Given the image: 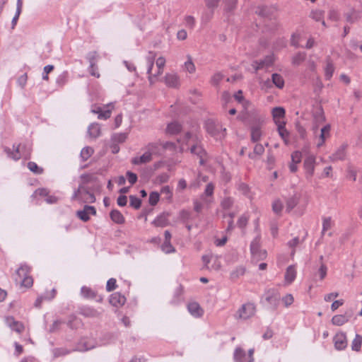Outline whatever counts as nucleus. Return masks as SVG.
Instances as JSON below:
<instances>
[{
    "label": "nucleus",
    "instance_id": "1",
    "mask_svg": "<svg viewBox=\"0 0 362 362\" xmlns=\"http://www.w3.org/2000/svg\"><path fill=\"white\" fill-rule=\"evenodd\" d=\"M264 122V116L250 112V137L253 142L259 141L262 135L261 130Z\"/></svg>",
    "mask_w": 362,
    "mask_h": 362
},
{
    "label": "nucleus",
    "instance_id": "2",
    "mask_svg": "<svg viewBox=\"0 0 362 362\" xmlns=\"http://www.w3.org/2000/svg\"><path fill=\"white\" fill-rule=\"evenodd\" d=\"M254 231L256 233V237L250 244V253L252 254V257L253 259H256L257 261L262 260L267 257V251L265 250L259 249V218L257 217L254 221Z\"/></svg>",
    "mask_w": 362,
    "mask_h": 362
},
{
    "label": "nucleus",
    "instance_id": "3",
    "mask_svg": "<svg viewBox=\"0 0 362 362\" xmlns=\"http://www.w3.org/2000/svg\"><path fill=\"white\" fill-rule=\"evenodd\" d=\"M303 153L305 156L303 168L305 178L310 180L314 175L316 165V157L314 154L310 153L307 148H303Z\"/></svg>",
    "mask_w": 362,
    "mask_h": 362
},
{
    "label": "nucleus",
    "instance_id": "4",
    "mask_svg": "<svg viewBox=\"0 0 362 362\" xmlns=\"http://www.w3.org/2000/svg\"><path fill=\"white\" fill-rule=\"evenodd\" d=\"M29 267L26 265L21 266L18 269L13 276L14 280L16 284H20L21 286L29 288L33 284V280L31 276L28 275Z\"/></svg>",
    "mask_w": 362,
    "mask_h": 362
},
{
    "label": "nucleus",
    "instance_id": "5",
    "mask_svg": "<svg viewBox=\"0 0 362 362\" xmlns=\"http://www.w3.org/2000/svg\"><path fill=\"white\" fill-rule=\"evenodd\" d=\"M313 116L315 124L313 127V130L315 134L318 129V125L323 123L325 121V116L324 110L320 105H316L314 106Z\"/></svg>",
    "mask_w": 362,
    "mask_h": 362
},
{
    "label": "nucleus",
    "instance_id": "6",
    "mask_svg": "<svg viewBox=\"0 0 362 362\" xmlns=\"http://www.w3.org/2000/svg\"><path fill=\"white\" fill-rule=\"evenodd\" d=\"M206 129L209 134L213 136L221 138L224 136L226 128L222 129L221 126L216 124L214 121L209 120L206 123Z\"/></svg>",
    "mask_w": 362,
    "mask_h": 362
},
{
    "label": "nucleus",
    "instance_id": "7",
    "mask_svg": "<svg viewBox=\"0 0 362 362\" xmlns=\"http://www.w3.org/2000/svg\"><path fill=\"white\" fill-rule=\"evenodd\" d=\"M354 311L349 309L345 312L343 315H336L332 318V323L336 326H341L345 323L348 322L352 317Z\"/></svg>",
    "mask_w": 362,
    "mask_h": 362
},
{
    "label": "nucleus",
    "instance_id": "8",
    "mask_svg": "<svg viewBox=\"0 0 362 362\" xmlns=\"http://www.w3.org/2000/svg\"><path fill=\"white\" fill-rule=\"evenodd\" d=\"M265 300L273 310H276L280 300L279 293L275 290H269L265 294Z\"/></svg>",
    "mask_w": 362,
    "mask_h": 362
},
{
    "label": "nucleus",
    "instance_id": "9",
    "mask_svg": "<svg viewBox=\"0 0 362 362\" xmlns=\"http://www.w3.org/2000/svg\"><path fill=\"white\" fill-rule=\"evenodd\" d=\"M95 215L96 209L94 206L85 205L82 210L76 212L77 216L83 221H88L90 219L89 215Z\"/></svg>",
    "mask_w": 362,
    "mask_h": 362
},
{
    "label": "nucleus",
    "instance_id": "10",
    "mask_svg": "<svg viewBox=\"0 0 362 362\" xmlns=\"http://www.w3.org/2000/svg\"><path fill=\"white\" fill-rule=\"evenodd\" d=\"M13 148H15V151H11L9 148L6 149V152L7 154L12 158L13 160H18L21 158V156L27 157L29 155L28 152H24L23 148L24 146H22L21 144H18L16 146L14 145Z\"/></svg>",
    "mask_w": 362,
    "mask_h": 362
},
{
    "label": "nucleus",
    "instance_id": "11",
    "mask_svg": "<svg viewBox=\"0 0 362 362\" xmlns=\"http://www.w3.org/2000/svg\"><path fill=\"white\" fill-rule=\"evenodd\" d=\"M334 347L337 350H343L347 346L346 336L343 332L336 334L333 338Z\"/></svg>",
    "mask_w": 362,
    "mask_h": 362
},
{
    "label": "nucleus",
    "instance_id": "12",
    "mask_svg": "<svg viewBox=\"0 0 362 362\" xmlns=\"http://www.w3.org/2000/svg\"><path fill=\"white\" fill-rule=\"evenodd\" d=\"M348 148L347 144L341 145L337 151L329 156L332 161L342 160L345 158L346 155V149Z\"/></svg>",
    "mask_w": 362,
    "mask_h": 362
},
{
    "label": "nucleus",
    "instance_id": "13",
    "mask_svg": "<svg viewBox=\"0 0 362 362\" xmlns=\"http://www.w3.org/2000/svg\"><path fill=\"white\" fill-rule=\"evenodd\" d=\"M272 114L273 119L276 125H279V123H286V122L282 120L284 118L286 114V111L284 107H274L272 110Z\"/></svg>",
    "mask_w": 362,
    "mask_h": 362
},
{
    "label": "nucleus",
    "instance_id": "14",
    "mask_svg": "<svg viewBox=\"0 0 362 362\" xmlns=\"http://www.w3.org/2000/svg\"><path fill=\"white\" fill-rule=\"evenodd\" d=\"M330 124H327L322 127L320 129V134L318 136V142L317 144V147L320 148L325 142V140L330 136Z\"/></svg>",
    "mask_w": 362,
    "mask_h": 362
},
{
    "label": "nucleus",
    "instance_id": "15",
    "mask_svg": "<svg viewBox=\"0 0 362 362\" xmlns=\"http://www.w3.org/2000/svg\"><path fill=\"white\" fill-rule=\"evenodd\" d=\"M6 324L13 330L16 331L18 333H21L24 329L23 325L16 321L13 317H6L5 318Z\"/></svg>",
    "mask_w": 362,
    "mask_h": 362
},
{
    "label": "nucleus",
    "instance_id": "16",
    "mask_svg": "<svg viewBox=\"0 0 362 362\" xmlns=\"http://www.w3.org/2000/svg\"><path fill=\"white\" fill-rule=\"evenodd\" d=\"M190 151L192 154L197 155L199 158L200 165H202L205 163L204 156L206 153L201 145L198 144L193 145L190 148Z\"/></svg>",
    "mask_w": 362,
    "mask_h": 362
},
{
    "label": "nucleus",
    "instance_id": "17",
    "mask_svg": "<svg viewBox=\"0 0 362 362\" xmlns=\"http://www.w3.org/2000/svg\"><path fill=\"white\" fill-rule=\"evenodd\" d=\"M126 298L120 293L116 292L110 296L109 302L115 307L122 306L125 303Z\"/></svg>",
    "mask_w": 362,
    "mask_h": 362
},
{
    "label": "nucleus",
    "instance_id": "18",
    "mask_svg": "<svg viewBox=\"0 0 362 362\" xmlns=\"http://www.w3.org/2000/svg\"><path fill=\"white\" fill-rule=\"evenodd\" d=\"M273 63V59L271 56H267L264 59L259 60V62H255L252 64L254 69L257 71L265 67L270 66Z\"/></svg>",
    "mask_w": 362,
    "mask_h": 362
},
{
    "label": "nucleus",
    "instance_id": "19",
    "mask_svg": "<svg viewBox=\"0 0 362 362\" xmlns=\"http://www.w3.org/2000/svg\"><path fill=\"white\" fill-rule=\"evenodd\" d=\"M169 216L168 213H163L156 219H154L152 222V224H153L156 227H165L167 226L169 224L168 217Z\"/></svg>",
    "mask_w": 362,
    "mask_h": 362
},
{
    "label": "nucleus",
    "instance_id": "20",
    "mask_svg": "<svg viewBox=\"0 0 362 362\" xmlns=\"http://www.w3.org/2000/svg\"><path fill=\"white\" fill-rule=\"evenodd\" d=\"M152 160L151 152L146 151L142 156L135 157L132 159V162L134 165L144 164L150 162Z\"/></svg>",
    "mask_w": 362,
    "mask_h": 362
},
{
    "label": "nucleus",
    "instance_id": "21",
    "mask_svg": "<svg viewBox=\"0 0 362 362\" xmlns=\"http://www.w3.org/2000/svg\"><path fill=\"white\" fill-rule=\"evenodd\" d=\"M88 134L92 139H96L100 135V127L98 124L93 123L88 128Z\"/></svg>",
    "mask_w": 362,
    "mask_h": 362
},
{
    "label": "nucleus",
    "instance_id": "22",
    "mask_svg": "<svg viewBox=\"0 0 362 362\" xmlns=\"http://www.w3.org/2000/svg\"><path fill=\"white\" fill-rule=\"evenodd\" d=\"M110 216L111 220L117 224H122L125 221L124 217L122 213L117 209L112 210L110 211Z\"/></svg>",
    "mask_w": 362,
    "mask_h": 362
},
{
    "label": "nucleus",
    "instance_id": "23",
    "mask_svg": "<svg viewBox=\"0 0 362 362\" xmlns=\"http://www.w3.org/2000/svg\"><path fill=\"white\" fill-rule=\"evenodd\" d=\"M277 126V131L279 136L284 140L286 144H288L289 132L286 129V123H279Z\"/></svg>",
    "mask_w": 362,
    "mask_h": 362
},
{
    "label": "nucleus",
    "instance_id": "24",
    "mask_svg": "<svg viewBox=\"0 0 362 362\" xmlns=\"http://www.w3.org/2000/svg\"><path fill=\"white\" fill-rule=\"evenodd\" d=\"M187 308L189 312L194 317H199L202 315V310L199 305L196 302L189 303Z\"/></svg>",
    "mask_w": 362,
    "mask_h": 362
},
{
    "label": "nucleus",
    "instance_id": "25",
    "mask_svg": "<svg viewBox=\"0 0 362 362\" xmlns=\"http://www.w3.org/2000/svg\"><path fill=\"white\" fill-rule=\"evenodd\" d=\"M146 149L148 152H151V156L153 155L160 156L163 153L160 143H151L146 146Z\"/></svg>",
    "mask_w": 362,
    "mask_h": 362
},
{
    "label": "nucleus",
    "instance_id": "26",
    "mask_svg": "<svg viewBox=\"0 0 362 362\" xmlns=\"http://www.w3.org/2000/svg\"><path fill=\"white\" fill-rule=\"evenodd\" d=\"M165 81L169 87L176 88L178 86V76L175 74H167Z\"/></svg>",
    "mask_w": 362,
    "mask_h": 362
},
{
    "label": "nucleus",
    "instance_id": "27",
    "mask_svg": "<svg viewBox=\"0 0 362 362\" xmlns=\"http://www.w3.org/2000/svg\"><path fill=\"white\" fill-rule=\"evenodd\" d=\"M296 276V272L295 267L293 265L289 266L285 274V279L287 282L291 283L293 281Z\"/></svg>",
    "mask_w": 362,
    "mask_h": 362
},
{
    "label": "nucleus",
    "instance_id": "28",
    "mask_svg": "<svg viewBox=\"0 0 362 362\" xmlns=\"http://www.w3.org/2000/svg\"><path fill=\"white\" fill-rule=\"evenodd\" d=\"M334 71V66L333 63L329 59L327 60L326 67L325 69V76L327 80H329L333 75Z\"/></svg>",
    "mask_w": 362,
    "mask_h": 362
},
{
    "label": "nucleus",
    "instance_id": "29",
    "mask_svg": "<svg viewBox=\"0 0 362 362\" xmlns=\"http://www.w3.org/2000/svg\"><path fill=\"white\" fill-rule=\"evenodd\" d=\"M233 358L235 362H244L245 352L241 348H236L234 351Z\"/></svg>",
    "mask_w": 362,
    "mask_h": 362
},
{
    "label": "nucleus",
    "instance_id": "30",
    "mask_svg": "<svg viewBox=\"0 0 362 362\" xmlns=\"http://www.w3.org/2000/svg\"><path fill=\"white\" fill-rule=\"evenodd\" d=\"M272 83L279 88H282L284 86V80L283 77L278 74H273L272 75Z\"/></svg>",
    "mask_w": 362,
    "mask_h": 362
},
{
    "label": "nucleus",
    "instance_id": "31",
    "mask_svg": "<svg viewBox=\"0 0 362 362\" xmlns=\"http://www.w3.org/2000/svg\"><path fill=\"white\" fill-rule=\"evenodd\" d=\"M181 130V125L177 122H172L167 127V132L170 134H175Z\"/></svg>",
    "mask_w": 362,
    "mask_h": 362
},
{
    "label": "nucleus",
    "instance_id": "32",
    "mask_svg": "<svg viewBox=\"0 0 362 362\" xmlns=\"http://www.w3.org/2000/svg\"><path fill=\"white\" fill-rule=\"evenodd\" d=\"M306 58L305 52H299L292 58V64L295 66L300 65Z\"/></svg>",
    "mask_w": 362,
    "mask_h": 362
},
{
    "label": "nucleus",
    "instance_id": "33",
    "mask_svg": "<svg viewBox=\"0 0 362 362\" xmlns=\"http://www.w3.org/2000/svg\"><path fill=\"white\" fill-rule=\"evenodd\" d=\"M81 313L85 317H97L99 316V313L91 308H84L81 310Z\"/></svg>",
    "mask_w": 362,
    "mask_h": 362
},
{
    "label": "nucleus",
    "instance_id": "34",
    "mask_svg": "<svg viewBox=\"0 0 362 362\" xmlns=\"http://www.w3.org/2000/svg\"><path fill=\"white\" fill-rule=\"evenodd\" d=\"M362 345V336L356 334L355 339L352 341L351 349L353 351H359Z\"/></svg>",
    "mask_w": 362,
    "mask_h": 362
},
{
    "label": "nucleus",
    "instance_id": "35",
    "mask_svg": "<svg viewBox=\"0 0 362 362\" xmlns=\"http://www.w3.org/2000/svg\"><path fill=\"white\" fill-rule=\"evenodd\" d=\"M81 293L84 298H95V292L90 288L86 286H83L81 289Z\"/></svg>",
    "mask_w": 362,
    "mask_h": 362
},
{
    "label": "nucleus",
    "instance_id": "36",
    "mask_svg": "<svg viewBox=\"0 0 362 362\" xmlns=\"http://www.w3.org/2000/svg\"><path fill=\"white\" fill-rule=\"evenodd\" d=\"M94 151L91 147H84L81 151V157L83 161L87 160L93 153Z\"/></svg>",
    "mask_w": 362,
    "mask_h": 362
},
{
    "label": "nucleus",
    "instance_id": "37",
    "mask_svg": "<svg viewBox=\"0 0 362 362\" xmlns=\"http://www.w3.org/2000/svg\"><path fill=\"white\" fill-rule=\"evenodd\" d=\"M298 203V199L296 196L288 198L286 201V211H291Z\"/></svg>",
    "mask_w": 362,
    "mask_h": 362
},
{
    "label": "nucleus",
    "instance_id": "38",
    "mask_svg": "<svg viewBox=\"0 0 362 362\" xmlns=\"http://www.w3.org/2000/svg\"><path fill=\"white\" fill-rule=\"evenodd\" d=\"M148 66L147 73L149 74L148 79H149L150 83H152L153 82V78L156 77L157 75L160 74L163 72V69L160 70L159 69H158V70L157 74L152 76V75H151V71L153 66V59H150V58L148 59Z\"/></svg>",
    "mask_w": 362,
    "mask_h": 362
},
{
    "label": "nucleus",
    "instance_id": "39",
    "mask_svg": "<svg viewBox=\"0 0 362 362\" xmlns=\"http://www.w3.org/2000/svg\"><path fill=\"white\" fill-rule=\"evenodd\" d=\"M161 250L166 254H170L175 252V247L172 245L170 241L164 240L161 245Z\"/></svg>",
    "mask_w": 362,
    "mask_h": 362
},
{
    "label": "nucleus",
    "instance_id": "40",
    "mask_svg": "<svg viewBox=\"0 0 362 362\" xmlns=\"http://www.w3.org/2000/svg\"><path fill=\"white\" fill-rule=\"evenodd\" d=\"M332 226V222L331 217H326L323 218L322 222V236L324 235L325 231L330 229Z\"/></svg>",
    "mask_w": 362,
    "mask_h": 362
},
{
    "label": "nucleus",
    "instance_id": "41",
    "mask_svg": "<svg viewBox=\"0 0 362 362\" xmlns=\"http://www.w3.org/2000/svg\"><path fill=\"white\" fill-rule=\"evenodd\" d=\"M310 17L315 21H320L324 18V12L322 10H313L311 11Z\"/></svg>",
    "mask_w": 362,
    "mask_h": 362
},
{
    "label": "nucleus",
    "instance_id": "42",
    "mask_svg": "<svg viewBox=\"0 0 362 362\" xmlns=\"http://www.w3.org/2000/svg\"><path fill=\"white\" fill-rule=\"evenodd\" d=\"M130 206L136 209H139L141 207V200L136 196H129Z\"/></svg>",
    "mask_w": 362,
    "mask_h": 362
},
{
    "label": "nucleus",
    "instance_id": "43",
    "mask_svg": "<svg viewBox=\"0 0 362 362\" xmlns=\"http://www.w3.org/2000/svg\"><path fill=\"white\" fill-rule=\"evenodd\" d=\"M303 154L304 155L303 149L302 150V151H294L291 154V161L293 163H300L302 160Z\"/></svg>",
    "mask_w": 362,
    "mask_h": 362
},
{
    "label": "nucleus",
    "instance_id": "44",
    "mask_svg": "<svg viewBox=\"0 0 362 362\" xmlns=\"http://www.w3.org/2000/svg\"><path fill=\"white\" fill-rule=\"evenodd\" d=\"M159 194L157 192H152L149 194L148 202L151 206H155L159 201Z\"/></svg>",
    "mask_w": 362,
    "mask_h": 362
},
{
    "label": "nucleus",
    "instance_id": "45",
    "mask_svg": "<svg viewBox=\"0 0 362 362\" xmlns=\"http://www.w3.org/2000/svg\"><path fill=\"white\" fill-rule=\"evenodd\" d=\"M188 60L185 62V69L189 72V73H194L195 71V66L194 63L192 62V58L190 56H187Z\"/></svg>",
    "mask_w": 362,
    "mask_h": 362
},
{
    "label": "nucleus",
    "instance_id": "46",
    "mask_svg": "<svg viewBox=\"0 0 362 362\" xmlns=\"http://www.w3.org/2000/svg\"><path fill=\"white\" fill-rule=\"evenodd\" d=\"M246 309H247V305L244 304L243 305L242 308L238 311L236 313V318L238 319H247V315L246 314Z\"/></svg>",
    "mask_w": 362,
    "mask_h": 362
},
{
    "label": "nucleus",
    "instance_id": "47",
    "mask_svg": "<svg viewBox=\"0 0 362 362\" xmlns=\"http://www.w3.org/2000/svg\"><path fill=\"white\" fill-rule=\"evenodd\" d=\"M28 168L30 171L36 174H41L42 173V169L39 168L38 165L34 162H29L28 163Z\"/></svg>",
    "mask_w": 362,
    "mask_h": 362
},
{
    "label": "nucleus",
    "instance_id": "48",
    "mask_svg": "<svg viewBox=\"0 0 362 362\" xmlns=\"http://www.w3.org/2000/svg\"><path fill=\"white\" fill-rule=\"evenodd\" d=\"M223 75L221 73H220V72L216 73L212 76V78L211 79V83L214 86H217V85H218L219 82L223 79Z\"/></svg>",
    "mask_w": 362,
    "mask_h": 362
},
{
    "label": "nucleus",
    "instance_id": "49",
    "mask_svg": "<svg viewBox=\"0 0 362 362\" xmlns=\"http://www.w3.org/2000/svg\"><path fill=\"white\" fill-rule=\"evenodd\" d=\"M272 209L274 213L279 214L283 209V204L280 200H276L272 204Z\"/></svg>",
    "mask_w": 362,
    "mask_h": 362
},
{
    "label": "nucleus",
    "instance_id": "50",
    "mask_svg": "<svg viewBox=\"0 0 362 362\" xmlns=\"http://www.w3.org/2000/svg\"><path fill=\"white\" fill-rule=\"evenodd\" d=\"M87 59L90 62V68H93L95 66V62L97 59V53L95 52H89L87 55Z\"/></svg>",
    "mask_w": 362,
    "mask_h": 362
},
{
    "label": "nucleus",
    "instance_id": "51",
    "mask_svg": "<svg viewBox=\"0 0 362 362\" xmlns=\"http://www.w3.org/2000/svg\"><path fill=\"white\" fill-rule=\"evenodd\" d=\"M327 266L324 263H322L320 264V267L318 271H317V274L320 275V280H322L325 278V276L327 275Z\"/></svg>",
    "mask_w": 362,
    "mask_h": 362
},
{
    "label": "nucleus",
    "instance_id": "52",
    "mask_svg": "<svg viewBox=\"0 0 362 362\" xmlns=\"http://www.w3.org/2000/svg\"><path fill=\"white\" fill-rule=\"evenodd\" d=\"M161 193L165 195V199L170 201L173 193L169 186H164L161 189Z\"/></svg>",
    "mask_w": 362,
    "mask_h": 362
},
{
    "label": "nucleus",
    "instance_id": "53",
    "mask_svg": "<svg viewBox=\"0 0 362 362\" xmlns=\"http://www.w3.org/2000/svg\"><path fill=\"white\" fill-rule=\"evenodd\" d=\"M159 143L161 146V149H162L163 152V151L167 150V149L173 151L175 148V144H173L172 142L166 141V142H159Z\"/></svg>",
    "mask_w": 362,
    "mask_h": 362
},
{
    "label": "nucleus",
    "instance_id": "54",
    "mask_svg": "<svg viewBox=\"0 0 362 362\" xmlns=\"http://www.w3.org/2000/svg\"><path fill=\"white\" fill-rule=\"evenodd\" d=\"M233 204V200L230 197H226L221 202V206L224 209H228Z\"/></svg>",
    "mask_w": 362,
    "mask_h": 362
},
{
    "label": "nucleus",
    "instance_id": "55",
    "mask_svg": "<svg viewBox=\"0 0 362 362\" xmlns=\"http://www.w3.org/2000/svg\"><path fill=\"white\" fill-rule=\"evenodd\" d=\"M190 217V213L186 210H182L179 214V219L182 222L188 221Z\"/></svg>",
    "mask_w": 362,
    "mask_h": 362
},
{
    "label": "nucleus",
    "instance_id": "56",
    "mask_svg": "<svg viewBox=\"0 0 362 362\" xmlns=\"http://www.w3.org/2000/svg\"><path fill=\"white\" fill-rule=\"evenodd\" d=\"M117 287L116 279L114 278L110 279L106 285V289L107 291H112Z\"/></svg>",
    "mask_w": 362,
    "mask_h": 362
},
{
    "label": "nucleus",
    "instance_id": "57",
    "mask_svg": "<svg viewBox=\"0 0 362 362\" xmlns=\"http://www.w3.org/2000/svg\"><path fill=\"white\" fill-rule=\"evenodd\" d=\"M245 272V268H243L242 267H239L231 273V278L232 279L238 278L240 276L243 275Z\"/></svg>",
    "mask_w": 362,
    "mask_h": 362
},
{
    "label": "nucleus",
    "instance_id": "58",
    "mask_svg": "<svg viewBox=\"0 0 362 362\" xmlns=\"http://www.w3.org/2000/svg\"><path fill=\"white\" fill-rule=\"evenodd\" d=\"M232 100L230 94L228 91H224L221 95V100L223 102V105L229 103Z\"/></svg>",
    "mask_w": 362,
    "mask_h": 362
},
{
    "label": "nucleus",
    "instance_id": "59",
    "mask_svg": "<svg viewBox=\"0 0 362 362\" xmlns=\"http://www.w3.org/2000/svg\"><path fill=\"white\" fill-rule=\"evenodd\" d=\"M296 130L301 139H305L306 136V130L305 129L301 126L299 123L296 124Z\"/></svg>",
    "mask_w": 362,
    "mask_h": 362
},
{
    "label": "nucleus",
    "instance_id": "60",
    "mask_svg": "<svg viewBox=\"0 0 362 362\" xmlns=\"http://www.w3.org/2000/svg\"><path fill=\"white\" fill-rule=\"evenodd\" d=\"M282 301L286 307L291 305L293 303V297L291 294H287L282 298Z\"/></svg>",
    "mask_w": 362,
    "mask_h": 362
},
{
    "label": "nucleus",
    "instance_id": "61",
    "mask_svg": "<svg viewBox=\"0 0 362 362\" xmlns=\"http://www.w3.org/2000/svg\"><path fill=\"white\" fill-rule=\"evenodd\" d=\"M253 152H254V154L256 156L262 155L264 152V146L260 144H256L254 147Z\"/></svg>",
    "mask_w": 362,
    "mask_h": 362
},
{
    "label": "nucleus",
    "instance_id": "62",
    "mask_svg": "<svg viewBox=\"0 0 362 362\" xmlns=\"http://www.w3.org/2000/svg\"><path fill=\"white\" fill-rule=\"evenodd\" d=\"M127 177L131 185H134L137 181V175L132 172L128 171L127 173Z\"/></svg>",
    "mask_w": 362,
    "mask_h": 362
},
{
    "label": "nucleus",
    "instance_id": "63",
    "mask_svg": "<svg viewBox=\"0 0 362 362\" xmlns=\"http://www.w3.org/2000/svg\"><path fill=\"white\" fill-rule=\"evenodd\" d=\"M82 200L84 202L93 203L95 201V197L93 193L87 192L86 196L83 197Z\"/></svg>",
    "mask_w": 362,
    "mask_h": 362
},
{
    "label": "nucleus",
    "instance_id": "64",
    "mask_svg": "<svg viewBox=\"0 0 362 362\" xmlns=\"http://www.w3.org/2000/svg\"><path fill=\"white\" fill-rule=\"evenodd\" d=\"M195 20L193 16H187L185 17V25L187 27L192 28L194 25Z\"/></svg>",
    "mask_w": 362,
    "mask_h": 362
}]
</instances>
